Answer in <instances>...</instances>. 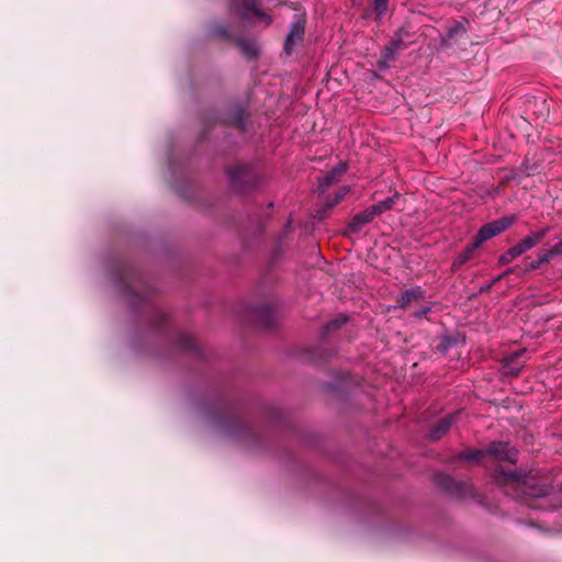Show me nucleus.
Segmentation results:
<instances>
[{"label":"nucleus","instance_id":"f257e3e1","mask_svg":"<svg viewBox=\"0 0 562 562\" xmlns=\"http://www.w3.org/2000/svg\"><path fill=\"white\" fill-rule=\"evenodd\" d=\"M496 477L503 484L506 493L512 494L520 502L530 507H536L529 503V498H541L549 493V486L536 482L532 472L522 473L518 471H504L502 468L496 470Z\"/></svg>","mask_w":562,"mask_h":562},{"label":"nucleus","instance_id":"f03ea898","mask_svg":"<svg viewBox=\"0 0 562 562\" xmlns=\"http://www.w3.org/2000/svg\"><path fill=\"white\" fill-rule=\"evenodd\" d=\"M485 454L492 457L496 461H508L515 463L518 459V451L507 442H492L486 451L469 450L460 453V459L468 461H480Z\"/></svg>","mask_w":562,"mask_h":562},{"label":"nucleus","instance_id":"7ed1b4c3","mask_svg":"<svg viewBox=\"0 0 562 562\" xmlns=\"http://www.w3.org/2000/svg\"><path fill=\"white\" fill-rule=\"evenodd\" d=\"M513 224V217H503L483 225L473 239L474 247H481L484 241L505 232Z\"/></svg>","mask_w":562,"mask_h":562},{"label":"nucleus","instance_id":"20e7f679","mask_svg":"<svg viewBox=\"0 0 562 562\" xmlns=\"http://www.w3.org/2000/svg\"><path fill=\"white\" fill-rule=\"evenodd\" d=\"M233 8L243 19H248L251 15H255L267 23L271 21V16L258 8L256 0H233Z\"/></svg>","mask_w":562,"mask_h":562},{"label":"nucleus","instance_id":"39448f33","mask_svg":"<svg viewBox=\"0 0 562 562\" xmlns=\"http://www.w3.org/2000/svg\"><path fill=\"white\" fill-rule=\"evenodd\" d=\"M437 484L451 494L457 495L458 497H465L468 494H473V488L471 485L462 482H456L448 475H438Z\"/></svg>","mask_w":562,"mask_h":562},{"label":"nucleus","instance_id":"423d86ee","mask_svg":"<svg viewBox=\"0 0 562 562\" xmlns=\"http://www.w3.org/2000/svg\"><path fill=\"white\" fill-rule=\"evenodd\" d=\"M376 217L372 207L369 206L362 212L356 214L347 226V231L350 234H356L366 225L371 223Z\"/></svg>","mask_w":562,"mask_h":562},{"label":"nucleus","instance_id":"0eeeda50","mask_svg":"<svg viewBox=\"0 0 562 562\" xmlns=\"http://www.w3.org/2000/svg\"><path fill=\"white\" fill-rule=\"evenodd\" d=\"M346 170L347 165L345 162L338 164L319 180L318 191L324 193L331 184L339 181L340 177L346 172Z\"/></svg>","mask_w":562,"mask_h":562},{"label":"nucleus","instance_id":"6e6552de","mask_svg":"<svg viewBox=\"0 0 562 562\" xmlns=\"http://www.w3.org/2000/svg\"><path fill=\"white\" fill-rule=\"evenodd\" d=\"M304 35V25L300 22L292 24L291 30L284 42V52L290 55L296 44L302 42Z\"/></svg>","mask_w":562,"mask_h":562},{"label":"nucleus","instance_id":"1a4fd4ad","mask_svg":"<svg viewBox=\"0 0 562 562\" xmlns=\"http://www.w3.org/2000/svg\"><path fill=\"white\" fill-rule=\"evenodd\" d=\"M460 412L454 414H450L442 419H440L430 430L429 437L432 440H438L442 438L448 430L451 428L452 424L456 422L457 416H459Z\"/></svg>","mask_w":562,"mask_h":562},{"label":"nucleus","instance_id":"9d476101","mask_svg":"<svg viewBox=\"0 0 562 562\" xmlns=\"http://www.w3.org/2000/svg\"><path fill=\"white\" fill-rule=\"evenodd\" d=\"M525 352V349H519L513 353H510L506 359L503 366L504 374L510 376H517L520 373V370L524 366V362H519V357Z\"/></svg>","mask_w":562,"mask_h":562},{"label":"nucleus","instance_id":"9b49d317","mask_svg":"<svg viewBox=\"0 0 562 562\" xmlns=\"http://www.w3.org/2000/svg\"><path fill=\"white\" fill-rule=\"evenodd\" d=\"M422 299H424L423 289L420 286H415L403 292L398 297L397 303L400 307L406 308L413 301H418Z\"/></svg>","mask_w":562,"mask_h":562},{"label":"nucleus","instance_id":"f8f14e48","mask_svg":"<svg viewBox=\"0 0 562 562\" xmlns=\"http://www.w3.org/2000/svg\"><path fill=\"white\" fill-rule=\"evenodd\" d=\"M480 247H474V241H472L471 244H469L465 249L463 251H461L453 260L452 262V270H458L460 267H462L463 265H465L468 261H470L473 256H474V252L479 249Z\"/></svg>","mask_w":562,"mask_h":562},{"label":"nucleus","instance_id":"ddd939ff","mask_svg":"<svg viewBox=\"0 0 562 562\" xmlns=\"http://www.w3.org/2000/svg\"><path fill=\"white\" fill-rule=\"evenodd\" d=\"M548 234V228H542L537 232H532L528 236H526L524 239H521L519 243L524 247L525 251L530 250L536 245H538Z\"/></svg>","mask_w":562,"mask_h":562},{"label":"nucleus","instance_id":"4468645a","mask_svg":"<svg viewBox=\"0 0 562 562\" xmlns=\"http://www.w3.org/2000/svg\"><path fill=\"white\" fill-rule=\"evenodd\" d=\"M525 252L526 251H525L524 247L521 246V244L517 243L516 245H514L513 247H510L504 254L501 255L499 262L502 265L510 263L514 259L524 255Z\"/></svg>","mask_w":562,"mask_h":562},{"label":"nucleus","instance_id":"2eb2a0df","mask_svg":"<svg viewBox=\"0 0 562 562\" xmlns=\"http://www.w3.org/2000/svg\"><path fill=\"white\" fill-rule=\"evenodd\" d=\"M525 252L526 251H525L524 247L521 246V244L517 243L516 245H514L513 247H510L504 254L501 255L499 262L502 265L510 263L514 259L524 255Z\"/></svg>","mask_w":562,"mask_h":562},{"label":"nucleus","instance_id":"dca6fc26","mask_svg":"<svg viewBox=\"0 0 562 562\" xmlns=\"http://www.w3.org/2000/svg\"><path fill=\"white\" fill-rule=\"evenodd\" d=\"M237 45L241 53L248 58L256 57L258 54L257 44L251 40L240 38L238 40Z\"/></svg>","mask_w":562,"mask_h":562},{"label":"nucleus","instance_id":"f3484780","mask_svg":"<svg viewBox=\"0 0 562 562\" xmlns=\"http://www.w3.org/2000/svg\"><path fill=\"white\" fill-rule=\"evenodd\" d=\"M396 200H398V194H394L393 196H390L374 205H371V207L375 215L379 216L384 212L391 210L395 205Z\"/></svg>","mask_w":562,"mask_h":562},{"label":"nucleus","instance_id":"a211bd4d","mask_svg":"<svg viewBox=\"0 0 562 562\" xmlns=\"http://www.w3.org/2000/svg\"><path fill=\"white\" fill-rule=\"evenodd\" d=\"M395 54L396 53L389 45H386L381 52L379 68H389L390 64L395 60Z\"/></svg>","mask_w":562,"mask_h":562},{"label":"nucleus","instance_id":"6ab92c4d","mask_svg":"<svg viewBox=\"0 0 562 562\" xmlns=\"http://www.w3.org/2000/svg\"><path fill=\"white\" fill-rule=\"evenodd\" d=\"M247 169L243 166H238L236 168H233L228 171V178L231 181V184L238 189L239 181L243 180L246 177Z\"/></svg>","mask_w":562,"mask_h":562},{"label":"nucleus","instance_id":"aec40b11","mask_svg":"<svg viewBox=\"0 0 562 562\" xmlns=\"http://www.w3.org/2000/svg\"><path fill=\"white\" fill-rule=\"evenodd\" d=\"M553 258L552 254L549 249L542 250L538 254V258L535 262L530 265L531 269H537L541 265L549 262Z\"/></svg>","mask_w":562,"mask_h":562},{"label":"nucleus","instance_id":"412c9836","mask_svg":"<svg viewBox=\"0 0 562 562\" xmlns=\"http://www.w3.org/2000/svg\"><path fill=\"white\" fill-rule=\"evenodd\" d=\"M373 9L379 18L385 15L389 9V0H373L372 1Z\"/></svg>","mask_w":562,"mask_h":562},{"label":"nucleus","instance_id":"4be33fe9","mask_svg":"<svg viewBox=\"0 0 562 562\" xmlns=\"http://www.w3.org/2000/svg\"><path fill=\"white\" fill-rule=\"evenodd\" d=\"M348 322V317L345 316V315H339L338 317H336L335 319L330 321L325 327H324V330L325 333H328L330 330H334L338 327H340L341 325L346 324Z\"/></svg>","mask_w":562,"mask_h":562},{"label":"nucleus","instance_id":"5701e85b","mask_svg":"<svg viewBox=\"0 0 562 562\" xmlns=\"http://www.w3.org/2000/svg\"><path fill=\"white\" fill-rule=\"evenodd\" d=\"M348 192H349V187L340 188L337 191L335 199L333 201H330V202H327L326 206L329 207V209L334 207L336 204H338L347 195Z\"/></svg>","mask_w":562,"mask_h":562},{"label":"nucleus","instance_id":"b1692460","mask_svg":"<svg viewBox=\"0 0 562 562\" xmlns=\"http://www.w3.org/2000/svg\"><path fill=\"white\" fill-rule=\"evenodd\" d=\"M395 53H397L398 50L405 48V43L403 42V40L397 36L395 38H393L389 44H387Z\"/></svg>","mask_w":562,"mask_h":562},{"label":"nucleus","instance_id":"393cba45","mask_svg":"<svg viewBox=\"0 0 562 562\" xmlns=\"http://www.w3.org/2000/svg\"><path fill=\"white\" fill-rule=\"evenodd\" d=\"M463 31H464V26L462 25V23H456L453 26H451L447 31V37L452 38L456 34H458L459 32H463Z\"/></svg>","mask_w":562,"mask_h":562},{"label":"nucleus","instance_id":"a878e982","mask_svg":"<svg viewBox=\"0 0 562 562\" xmlns=\"http://www.w3.org/2000/svg\"><path fill=\"white\" fill-rule=\"evenodd\" d=\"M553 257L560 255L562 252V241L554 245L552 248L549 249Z\"/></svg>","mask_w":562,"mask_h":562},{"label":"nucleus","instance_id":"bb28decb","mask_svg":"<svg viewBox=\"0 0 562 562\" xmlns=\"http://www.w3.org/2000/svg\"><path fill=\"white\" fill-rule=\"evenodd\" d=\"M450 339L449 338H443L442 339V342L440 344V346L438 347V349L441 351V352H446L447 349L449 348L450 346Z\"/></svg>","mask_w":562,"mask_h":562},{"label":"nucleus","instance_id":"cd10ccee","mask_svg":"<svg viewBox=\"0 0 562 562\" xmlns=\"http://www.w3.org/2000/svg\"><path fill=\"white\" fill-rule=\"evenodd\" d=\"M428 312H430V307H429V306H427V307H425V308H423V310H420V311L415 312V313H414V316H415L416 318H422V317H423L424 315H426Z\"/></svg>","mask_w":562,"mask_h":562},{"label":"nucleus","instance_id":"c85d7f7f","mask_svg":"<svg viewBox=\"0 0 562 562\" xmlns=\"http://www.w3.org/2000/svg\"><path fill=\"white\" fill-rule=\"evenodd\" d=\"M238 122L240 125L243 124V111H239L238 113Z\"/></svg>","mask_w":562,"mask_h":562}]
</instances>
